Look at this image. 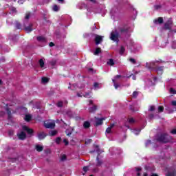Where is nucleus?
<instances>
[{
  "label": "nucleus",
  "instance_id": "obj_1",
  "mask_svg": "<svg viewBox=\"0 0 176 176\" xmlns=\"http://www.w3.org/2000/svg\"><path fill=\"white\" fill-rule=\"evenodd\" d=\"M171 140H173V138L167 133H162L157 138V141H158V142H162V144H167V142H170Z\"/></svg>",
  "mask_w": 176,
  "mask_h": 176
},
{
  "label": "nucleus",
  "instance_id": "obj_2",
  "mask_svg": "<svg viewBox=\"0 0 176 176\" xmlns=\"http://www.w3.org/2000/svg\"><path fill=\"white\" fill-rule=\"evenodd\" d=\"M164 30L169 31L170 32H173V19H169L164 25Z\"/></svg>",
  "mask_w": 176,
  "mask_h": 176
},
{
  "label": "nucleus",
  "instance_id": "obj_3",
  "mask_svg": "<svg viewBox=\"0 0 176 176\" xmlns=\"http://www.w3.org/2000/svg\"><path fill=\"white\" fill-rule=\"evenodd\" d=\"M110 39L117 43H119V33H118V32H111Z\"/></svg>",
  "mask_w": 176,
  "mask_h": 176
},
{
  "label": "nucleus",
  "instance_id": "obj_4",
  "mask_svg": "<svg viewBox=\"0 0 176 176\" xmlns=\"http://www.w3.org/2000/svg\"><path fill=\"white\" fill-rule=\"evenodd\" d=\"M44 126L45 129H54L56 127V123L54 122H44Z\"/></svg>",
  "mask_w": 176,
  "mask_h": 176
},
{
  "label": "nucleus",
  "instance_id": "obj_5",
  "mask_svg": "<svg viewBox=\"0 0 176 176\" xmlns=\"http://www.w3.org/2000/svg\"><path fill=\"white\" fill-rule=\"evenodd\" d=\"M95 43L96 45H100L101 42H102V36L98 35V34H95Z\"/></svg>",
  "mask_w": 176,
  "mask_h": 176
},
{
  "label": "nucleus",
  "instance_id": "obj_6",
  "mask_svg": "<svg viewBox=\"0 0 176 176\" xmlns=\"http://www.w3.org/2000/svg\"><path fill=\"white\" fill-rule=\"evenodd\" d=\"M129 28L127 26H124L119 28V32L120 34H127L129 32Z\"/></svg>",
  "mask_w": 176,
  "mask_h": 176
},
{
  "label": "nucleus",
  "instance_id": "obj_7",
  "mask_svg": "<svg viewBox=\"0 0 176 176\" xmlns=\"http://www.w3.org/2000/svg\"><path fill=\"white\" fill-rule=\"evenodd\" d=\"M95 120H96V124L95 126H101V124H102V122L103 120H105V118H98L97 117H95Z\"/></svg>",
  "mask_w": 176,
  "mask_h": 176
},
{
  "label": "nucleus",
  "instance_id": "obj_8",
  "mask_svg": "<svg viewBox=\"0 0 176 176\" xmlns=\"http://www.w3.org/2000/svg\"><path fill=\"white\" fill-rule=\"evenodd\" d=\"M19 140H24L27 138V134L24 131H21L20 133L17 134Z\"/></svg>",
  "mask_w": 176,
  "mask_h": 176
},
{
  "label": "nucleus",
  "instance_id": "obj_9",
  "mask_svg": "<svg viewBox=\"0 0 176 176\" xmlns=\"http://www.w3.org/2000/svg\"><path fill=\"white\" fill-rule=\"evenodd\" d=\"M156 63H162V60L150 63V69H156Z\"/></svg>",
  "mask_w": 176,
  "mask_h": 176
},
{
  "label": "nucleus",
  "instance_id": "obj_10",
  "mask_svg": "<svg viewBox=\"0 0 176 176\" xmlns=\"http://www.w3.org/2000/svg\"><path fill=\"white\" fill-rule=\"evenodd\" d=\"M97 105L94 104L92 107H89V113H94L96 111H97Z\"/></svg>",
  "mask_w": 176,
  "mask_h": 176
},
{
  "label": "nucleus",
  "instance_id": "obj_11",
  "mask_svg": "<svg viewBox=\"0 0 176 176\" xmlns=\"http://www.w3.org/2000/svg\"><path fill=\"white\" fill-rule=\"evenodd\" d=\"M47 134L45 132H40L38 133V140H43L47 137Z\"/></svg>",
  "mask_w": 176,
  "mask_h": 176
},
{
  "label": "nucleus",
  "instance_id": "obj_12",
  "mask_svg": "<svg viewBox=\"0 0 176 176\" xmlns=\"http://www.w3.org/2000/svg\"><path fill=\"white\" fill-rule=\"evenodd\" d=\"M22 129L24 131H27L28 134H32V133H34V130L28 128L27 126H23Z\"/></svg>",
  "mask_w": 176,
  "mask_h": 176
},
{
  "label": "nucleus",
  "instance_id": "obj_13",
  "mask_svg": "<svg viewBox=\"0 0 176 176\" xmlns=\"http://www.w3.org/2000/svg\"><path fill=\"white\" fill-rule=\"evenodd\" d=\"M38 42H41L42 43H46V38L42 36H37Z\"/></svg>",
  "mask_w": 176,
  "mask_h": 176
},
{
  "label": "nucleus",
  "instance_id": "obj_14",
  "mask_svg": "<svg viewBox=\"0 0 176 176\" xmlns=\"http://www.w3.org/2000/svg\"><path fill=\"white\" fill-rule=\"evenodd\" d=\"M96 160H97V163H96L97 167L101 166V165L104 163V162H102V160H100V157H98V155L96 157Z\"/></svg>",
  "mask_w": 176,
  "mask_h": 176
},
{
  "label": "nucleus",
  "instance_id": "obj_15",
  "mask_svg": "<svg viewBox=\"0 0 176 176\" xmlns=\"http://www.w3.org/2000/svg\"><path fill=\"white\" fill-rule=\"evenodd\" d=\"M154 23L155 24H157V23H159V24H163V18L159 17L157 19L154 21Z\"/></svg>",
  "mask_w": 176,
  "mask_h": 176
},
{
  "label": "nucleus",
  "instance_id": "obj_16",
  "mask_svg": "<svg viewBox=\"0 0 176 176\" xmlns=\"http://www.w3.org/2000/svg\"><path fill=\"white\" fill-rule=\"evenodd\" d=\"M26 32H31L32 31V24H30L29 26L25 28Z\"/></svg>",
  "mask_w": 176,
  "mask_h": 176
},
{
  "label": "nucleus",
  "instance_id": "obj_17",
  "mask_svg": "<svg viewBox=\"0 0 176 176\" xmlns=\"http://www.w3.org/2000/svg\"><path fill=\"white\" fill-rule=\"evenodd\" d=\"M101 53V48L98 47L96 49V50L94 52V56H98Z\"/></svg>",
  "mask_w": 176,
  "mask_h": 176
},
{
  "label": "nucleus",
  "instance_id": "obj_18",
  "mask_svg": "<svg viewBox=\"0 0 176 176\" xmlns=\"http://www.w3.org/2000/svg\"><path fill=\"white\" fill-rule=\"evenodd\" d=\"M83 127L84 129H89V127H90V122L89 121H85L83 123Z\"/></svg>",
  "mask_w": 176,
  "mask_h": 176
},
{
  "label": "nucleus",
  "instance_id": "obj_19",
  "mask_svg": "<svg viewBox=\"0 0 176 176\" xmlns=\"http://www.w3.org/2000/svg\"><path fill=\"white\" fill-rule=\"evenodd\" d=\"M36 151H37V152H42V151H43V146H40V145H36Z\"/></svg>",
  "mask_w": 176,
  "mask_h": 176
},
{
  "label": "nucleus",
  "instance_id": "obj_20",
  "mask_svg": "<svg viewBox=\"0 0 176 176\" xmlns=\"http://www.w3.org/2000/svg\"><path fill=\"white\" fill-rule=\"evenodd\" d=\"M38 64L41 68H43V67H45V61L42 58L38 60Z\"/></svg>",
  "mask_w": 176,
  "mask_h": 176
},
{
  "label": "nucleus",
  "instance_id": "obj_21",
  "mask_svg": "<svg viewBox=\"0 0 176 176\" xmlns=\"http://www.w3.org/2000/svg\"><path fill=\"white\" fill-rule=\"evenodd\" d=\"M15 27H16V30H21V23H20V22H19V21H16Z\"/></svg>",
  "mask_w": 176,
  "mask_h": 176
},
{
  "label": "nucleus",
  "instance_id": "obj_22",
  "mask_svg": "<svg viewBox=\"0 0 176 176\" xmlns=\"http://www.w3.org/2000/svg\"><path fill=\"white\" fill-rule=\"evenodd\" d=\"M49 64L52 65V67H54L56 64H57V60L55 59H53L52 60L49 62Z\"/></svg>",
  "mask_w": 176,
  "mask_h": 176
},
{
  "label": "nucleus",
  "instance_id": "obj_23",
  "mask_svg": "<svg viewBox=\"0 0 176 176\" xmlns=\"http://www.w3.org/2000/svg\"><path fill=\"white\" fill-rule=\"evenodd\" d=\"M107 65H111V66L115 65V62H113V59L112 58L109 59V61H107Z\"/></svg>",
  "mask_w": 176,
  "mask_h": 176
},
{
  "label": "nucleus",
  "instance_id": "obj_24",
  "mask_svg": "<svg viewBox=\"0 0 176 176\" xmlns=\"http://www.w3.org/2000/svg\"><path fill=\"white\" fill-rule=\"evenodd\" d=\"M53 10H54V12H58V10H60V6H58L57 5H54L53 6Z\"/></svg>",
  "mask_w": 176,
  "mask_h": 176
},
{
  "label": "nucleus",
  "instance_id": "obj_25",
  "mask_svg": "<svg viewBox=\"0 0 176 176\" xmlns=\"http://www.w3.org/2000/svg\"><path fill=\"white\" fill-rule=\"evenodd\" d=\"M6 111L8 115L9 119H10V118L12 117V111H10L9 108H6Z\"/></svg>",
  "mask_w": 176,
  "mask_h": 176
},
{
  "label": "nucleus",
  "instance_id": "obj_26",
  "mask_svg": "<svg viewBox=\"0 0 176 176\" xmlns=\"http://www.w3.org/2000/svg\"><path fill=\"white\" fill-rule=\"evenodd\" d=\"M41 80L43 83H47V82H49V78L43 77Z\"/></svg>",
  "mask_w": 176,
  "mask_h": 176
},
{
  "label": "nucleus",
  "instance_id": "obj_27",
  "mask_svg": "<svg viewBox=\"0 0 176 176\" xmlns=\"http://www.w3.org/2000/svg\"><path fill=\"white\" fill-rule=\"evenodd\" d=\"M167 176H176V171L168 172Z\"/></svg>",
  "mask_w": 176,
  "mask_h": 176
},
{
  "label": "nucleus",
  "instance_id": "obj_28",
  "mask_svg": "<svg viewBox=\"0 0 176 176\" xmlns=\"http://www.w3.org/2000/svg\"><path fill=\"white\" fill-rule=\"evenodd\" d=\"M163 69H164V67L163 66L155 68V71H157V72H159V71L163 72Z\"/></svg>",
  "mask_w": 176,
  "mask_h": 176
},
{
  "label": "nucleus",
  "instance_id": "obj_29",
  "mask_svg": "<svg viewBox=\"0 0 176 176\" xmlns=\"http://www.w3.org/2000/svg\"><path fill=\"white\" fill-rule=\"evenodd\" d=\"M125 51H126V49L124 48V47L121 46L120 50V54H123V53H124Z\"/></svg>",
  "mask_w": 176,
  "mask_h": 176
},
{
  "label": "nucleus",
  "instance_id": "obj_30",
  "mask_svg": "<svg viewBox=\"0 0 176 176\" xmlns=\"http://www.w3.org/2000/svg\"><path fill=\"white\" fill-rule=\"evenodd\" d=\"M25 120H26V122H30V120H31V116L30 115H26L25 116Z\"/></svg>",
  "mask_w": 176,
  "mask_h": 176
},
{
  "label": "nucleus",
  "instance_id": "obj_31",
  "mask_svg": "<svg viewBox=\"0 0 176 176\" xmlns=\"http://www.w3.org/2000/svg\"><path fill=\"white\" fill-rule=\"evenodd\" d=\"M57 134V131H52L50 132V135L52 137H54V135H56Z\"/></svg>",
  "mask_w": 176,
  "mask_h": 176
},
{
  "label": "nucleus",
  "instance_id": "obj_32",
  "mask_svg": "<svg viewBox=\"0 0 176 176\" xmlns=\"http://www.w3.org/2000/svg\"><path fill=\"white\" fill-rule=\"evenodd\" d=\"M132 96L133 98H137V97L138 96V91H133Z\"/></svg>",
  "mask_w": 176,
  "mask_h": 176
},
{
  "label": "nucleus",
  "instance_id": "obj_33",
  "mask_svg": "<svg viewBox=\"0 0 176 176\" xmlns=\"http://www.w3.org/2000/svg\"><path fill=\"white\" fill-rule=\"evenodd\" d=\"M129 61L130 63H131L132 64H137V60H135V59L131 58H129Z\"/></svg>",
  "mask_w": 176,
  "mask_h": 176
},
{
  "label": "nucleus",
  "instance_id": "obj_34",
  "mask_svg": "<svg viewBox=\"0 0 176 176\" xmlns=\"http://www.w3.org/2000/svg\"><path fill=\"white\" fill-rule=\"evenodd\" d=\"M83 97H85V98H91L90 93H86L85 95H83Z\"/></svg>",
  "mask_w": 176,
  "mask_h": 176
},
{
  "label": "nucleus",
  "instance_id": "obj_35",
  "mask_svg": "<svg viewBox=\"0 0 176 176\" xmlns=\"http://www.w3.org/2000/svg\"><path fill=\"white\" fill-rule=\"evenodd\" d=\"M106 133H107V134H111V133H112V129L110 128V127H108V128L106 129Z\"/></svg>",
  "mask_w": 176,
  "mask_h": 176
},
{
  "label": "nucleus",
  "instance_id": "obj_36",
  "mask_svg": "<svg viewBox=\"0 0 176 176\" xmlns=\"http://www.w3.org/2000/svg\"><path fill=\"white\" fill-rule=\"evenodd\" d=\"M113 83L114 84L115 89H118V87H120V85L117 84L115 80H113Z\"/></svg>",
  "mask_w": 176,
  "mask_h": 176
},
{
  "label": "nucleus",
  "instance_id": "obj_37",
  "mask_svg": "<svg viewBox=\"0 0 176 176\" xmlns=\"http://www.w3.org/2000/svg\"><path fill=\"white\" fill-rule=\"evenodd\" d=\"M135 120H134V118H129V123H131V124H133V123H135Z\"/></svg>",
  "mask_w": 176,
  "mask_h": 176
},
{
  "label": "nucleus",
  "instance_id": "obj_38",
  "mask_svg": "<svg viewBox=\"0 0 176 176\" xmlns=\"http://www.w3.org/2000/svg\"><path fill=\"white\" fill-rule=\"evenodd\" d=\"M63 101H59V102H58V103H57V107H58V108H61V107H63Z\"/></svg>",
  "mask_w": 176,
  "mask_h": 176
},
{
  "label": "nucleus",
  "instance_id": "obj_39",
  "mask_svg": "<svg viewBox=\"0 0 176 176\" xmlns=\"http://www.w3.org/2000/svg\"><path fill=\"white\" fill-rule=\"evenodd\" d=\"M163 111H164V107H163V106H160L158 107V112H163Z\"/></svg>",
  "mask_w": 176,
  "mask_h": 176
},
{
  "label": "nucleus",
  "instance_id": "obj_40",
  "mask_svg": "<svg viewBox=\"0 0 176 176\" xmlns=\"http://www.w3.org/2000/svg\"><path fill=\"white\" fill-rule=\"evenodd\" d=\"M60 160H62V162H64V160H67V156L65 155H62Z\"/></svg>",
  "mask_w": 176,
  "mask_h": 176
},
{
  "label": "nucleus",
  "instance_id": "obj_41",
  "mask_svg": "<svg viewBox=\"0 0 176 176\" xmlns=\"http://www.w3.org/2000/svg\"><path fill=\"white\" fill-rule=\"evenodd\" d=\"M151 144H152V142L151 140H146V146H149V145H151Z\"/></svg>",
  "mask_w": 176,
  "mask_h": 176
},
{
  "label": "nucleus",
  "instance_id": "obj_42",
  "mask_svg": "<svg viewBox=\"0 0 176 176\" xmlns=\"http://www.w3.org/2000/svg\"><path fill=\"white\" fill-rule=\"evenodd\" d=\"M56 144H60L61 142V138H57L56 140Z\"/></svg>",
  "mask_w": 176,
  "mask_h": 176
},
{
  "label": "nucleus",
  "instance_id": "obj_43",
  "mask_svg": "<svg viewBox=\"0 0 176 176\" xmlns=\"http://www.w3.org/2000/svg\"><path fill=\"white\" fill-rule=\"evenodd\" d=\"M172 48L176 49V41H173L172 43Z\"/></svg>",
  "mask_w": 176,
  "mask_h": 176
},
{
  "label": "nucleus",
  "instance_id": "obj_44",
  "mask_svg": "<svg viewBox=\"0 0 176 176\" xmlns=\"http://www.w3.org/2000/svg\"><path fill=\"white\" fill-rule=\"evenodd\" d=\"M170 91L172 94H176V91L173 88H170Z\"/></svg>",
  "mask_w": 176,
  "mask_h": 176
},
{
  "label": "nucleus",
  "instance_id": "obj_45",
  "mask_svg": "<svg viewBox=\"0 0 176 176\" xmlns=\"http://www.w3.org/2000/svg\"><path fill=\"white\" fill-rule=\"evenodd\" d=\"M96 152L98 153H101V150L100 149V148H98V146H96Z\"/></svg>",
  "mask_w": 176,
  "mask_h": 176
},
{
  "label": "nucleus",
  "instance_id": "obj_46",
  "mask_svg": "<svg viewBox=\"0 0 176 176\" xmlns=\"http://www.w3.org/2000/svg\"><path fill=\"white\" fill-rule=\"evenodd\" d=\"M146 68H148V69H151V63H146Z\"/></svg>",
  "mask_w": 176,
  "mask_h": 176
},
{
  "label": "nucleus",
  "instance_id": "obj_47",
  "mask_svg": "<svg viewBox=\"0 0 176 176\" xmlns=\"http://www.w3.org/2000/svg\"><path fill=\"white\" fill-rule=\"evenodd\" d=\"M11 10L12 11L13 13H16L17 10H16V8L12 7L11 8Z\"/></svg>",
  "mask_w": 176,
  "mask_h": 176
},
{
  "label": "nucleus",
  "instance_id": "obj_48",
  "mask_svg": "<svg viewBox=\"0 0 176 176\" xmlns=\"http://www.w3.org/2000/svg\"><path fill=\"white\" fill-rule=\"evenodd\" d=\"M88 168H89V166H84L83 168H82V170H83V171H85V173H87Z\"/></svg>",
  "mask_w": 176,
  "mask_h": 176
},
{
  "label": "nucleus",
  "instance_id": "obj_49",
  "mask_svg": "<svg viewBox=\"0 0 176 176\" xmlns=\"http://www.w3.org/2000/svg\"><path fill=\"white\" fill-rule=\"evenodd\" d=\"M98 171H100V169H98V168H95L93 169L94 173H98Z\"/></svg>",
  "mask_w": 176,
  "mask_h": 176
},
{
  "label": "nucleus",
  "instance_id": "obj_50",
  "mask_svg": "<svg viewBox=\"0 0 176 176\" xmlns=\"http://www.w3.org/2000/svg\"><path fill=\"white\" fill-rule=\"evenodd\" d=\"M171 105H173V107H176V100H173L171 102Z\"/></svg>",
  "mask_w": 176,
  "mask_h": 176
},
{
  "label": "nucleus",
  "instance_id": "obj_51",
  "mask_svg": "<svg viewBox=\"0 0 176 176\" xmlns=\"http://www.w3.org/2000/svg\"><path fill=\"white\" fill-rule=\"evenodd\" d=\"M148 111H155V106H151Z\"/></svg>",
  "mask_w": 176,
  "mask_h": 176
},
{
  "label": "nucleus",
  "instance_id": "obj_52",
  "mask_svg": "<svg viewBox=\"0 0 176 176\" xmlns=\"http://www.w3.org/2000/svg\"><path fill=\"white\" fill-rule=\"evenodd\" d=\"M133 132V134H136V135L140 134V130H134Z\"/></svg>",
  "mask_w": 176,
  "mask_h": 176
},
{
  "label": "nucleus",
  "instance_id": "obj_53",
  "mask_svg": "<svg viewBox=\"0 0 176 176\" xmlns=\"http://www.w3.org/2000/svg\"><path fill=\"white\" fill-rule=\"evenodd\" d=\"M66 133L68 137L71 136V134H72V131L68 132V130H66Z\"/></svg>",
  "mask_w": 176,
  "mask_h": 176
},
{
  "label": "nucleus",
  "instance_id": "obj_54",
  "mask_svg": "<svg viewBox=\"0 0 176 176\" xmlns=\"http://www.w3.org/2000/svg\"><path fill=\"white\" fill-rule=\"evenodd\" d=\"M63 142L65 143V145H68V144H69V142L67 139H64Z\"/></svg>",
  "mask_w": 176,
  "mask_h": 176
},
{
  "label": "nucleus",
  "instance_id": "obj_55",
  "mask_svg": "<svg viewBox=\"0 0 176 176\" xmlns=\"http://www.w3.org/2000/svg\"><path fill=\"white\" fill-rule=\"evenodd\" d=\"M94 87L95 89L98 88V82H94Z\"/></svg>",
  "mask_w": 176,
  "mask_h": 176
},
{
  "label": "nucleus",
  "instance_id": "obj_56",
  "mask_svg": "<svg viewBox=\"0 0 176 176\" xmlns=\"http://www.w3.org/2000/svg\"><path fill=\"white\" fill-rule=\"evenodd\" d=\"M89 104L88 105H92V106L94 105V102H93V100H89Z\"/></svg>",
  "mask_w": 176,
  "mask_h": 176
},
{
  "label": "nucleus",
  "instance_id": "obj_57",
  "mask_svg": "<svg viewBox=\"0 0 176 176\" xmlns=\"http://www.w3.org/2000/svg\"><path fill=\"white\" fill-rule=\"evenodd\" d=\"M154 8L156 10H157V9H160L161 6H155Z\"/></svg>",
  "mask_w": 176,
  "mask_h": 176
},
{
  "label": "nucleus",
  "instance_id": "obj_58",
  "mask_svg": "<svg viewBox=\"0 0 176 176\" xmlns=\"http://www.w3.org/2000/svg\"><path fill=\"white\" fill-rule=\"evenodd\" d=\"M49 45L50 46V47H53V46H54V43L50 42Z\"/></svg>",
  "mask_w": 176,
  "mask_h": 176
},
{
  "label": "nucleus",
  "instance_id": "obj_59",
  "mask_svg": "<svg viewBox=\"0 0 176 176\" xmlns=\"http://www.w3.org/2000/svg\"><path fill=\"white\" fill-rule=\"evenodd\" d=\"M5 116V111H0V116Z\"/></svg>",
  "mask_w": 176,
  "mask_h": 176
},
{
  "label": "nucleus",
  "instance_id": "obj_60",
  "mask_svg": "<svg viewBox=\"0 0 176 176\" xmlns=\"http://www.w3.org/2000/svg\"><path fill=\"white\" fill-rule=\"evenodd\" d=\"M25 19L26 20H28V19H30V14H27L26 16H25Z\"/></svg>",
  "mask_w": 176,
  "mask_h": 176
},
{
  "label": "nucleus",
  "instance_id": "obj_61",
  "mask_svg": "<svg viewBox=\"0 0 176 176\" xmlns=\"http://www.w3.org/2000/svg\"><path fill=\"white\" fill-rule=\"evenodd\" d=\"M113 127H115V124H111L109 128L113 129Z\"/></svg>",
  "mask_w": 176,
  "mask_h": 176
},
{
  "label": "nucleus",
  "instance_id": "obj_62",
  "mask_svg": "<svg viewBox=\"0 0 176 176\" xmlns=\"http://www.w3.org/2000/svg\"><path fill=\"white\" fill-rule=\"evenodd\" d=\"M13 131H9V135H13Z\"/></svg>",
  "mask_w": 176,
  "mask_h": 176
},
{
  "label": "nucleus",
  "instance_id": "obj_63",
  "mask_svg": "<svg viewBox=\"0 0 176 176\" xmlns=\"http://www.w3.org/2000/svg\"><path fill=\"white\" fill-rule=\"evenodd\" d=\"M119 78H122V76L120 75L116 76V79H119Z\"/></svg>",
  "mask_w": 176,
  "mask_h": 176
},
{
  "label": "nucleus",
  "instance_id": "obj_64",
  "mask_svg": "<svg viewBox=\"0 0 176 176\" xmlns=\"http://www.w3.org/2000/svg\"><path fill=\"white\" fill-rule=\"evenodd\" d=\"M135 170L138 173L139 171H141V168H135Z\"/></svg>",
  "mask_w": 176,
  "mask_h": 176
}]
</instances>
